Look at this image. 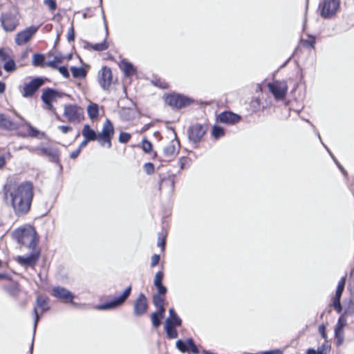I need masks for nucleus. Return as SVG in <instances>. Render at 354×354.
Instances as JSON below:
<instances>
[{
    "label": "nucleus",
    "instance_id": "nucleus-36",
    "mask_svg": "<svg viewBox=\"0 0 354 354\" xmlns=\"http://www.w3.org/2000/svg\"><path fill=\"white\" fill-rule=\"evenodd\" d=\"M25 124L28 127V136H31V137H36V136H37V135L39 134V131L37 129H36L35 127L31 126V124H29V123L25 122ZM19 135L22 136V137L27 136L26 134H24V133H19Z\"/></svg>",
    "mask_w": 354,
    "mask_h": 354
},
{
    "label": "nucleus",
    "instance_id": "nucleus-13",
    "mask_svg": "<svg viewBox=\"0 0 354 354\" xmlns=\"http://www.w3.org/2000/svg\"><path fill=\"white\" fill-rule=\"evenodd\" d=\"M131 287L129 286L124 290L120 296L115 297V299L112 301L97 306L96 308L100 310L115 308L120 306L127 299L131 293Z\"/></svg>",
    "mask_w": 354,
    "mask_h": 354
},
{
    "label": "nucleus",
    "instance_id": "nucleus-39",
    "mask_svg": "<svg viewBox=\"0 0 354 354\" xmlns=\"http://www.w3.org/2000/svg\"><path fill=\"white\" fill-rule=\"evenodd\" d=\"M167 236L166 232H162L159 234V242L158 243V245L160 248L161 252H164L165 248V239Z\"/></svg>",
    "mask_w": 354,
    "mask_h": 354
},
{
    "label": "nucleus",
    "instance_id": "nucleus-46",
    "mask_svg": "<svg viewBox=\"0 0 354 354\" xmlns=\"http://www.w3.org/2000/svg\"><path fill=\"white\" fill-rule=\"evenodd\" d=\"M142 147L144 151L149 152L151 150L152 145L149 141L143 140L142 143Z\"/></svg>",
    "mask_w": 354,
    "mask_h": 354
},
{
    "label": "nucleus",
    "instance_id": "nucleus-22",
    "mask_svg": "<svg viewBox=\"0 0 354 354\" xmlns=\"http://www.w3.org/2000/svg\"><path fill=\"white\" fill-rule=\"evenodd\" d=\"M147 308V299L144 295L141 294L134 304V314L140 316L145 313Z\"/></svg>",
    "mask_w": 354,
    "mask_h": 354
},
{
    "label": "nucleus",
    "instance_id": "nucleus-45",
    "mask_svg": "<svg viewBox=\"0 0 354 354\" xmlns=\"http://www.w3.org/2000/svg\"><path fill=\"white\" fill-rule=\"evenodd\" d=\"M44 3L51 11H54L57 8L56 1L55 0H44Z\"/></svg>",
    "mask_w": 354,
    "mask_h": 354
},
{
    "label": "nucleus",
    "instance_id": "nucleus-62",
    "mask_svg": "<svg viewBox=\"0 0 354 354\" xmlns=\"http://www.w3.org/2000/svg\"><path fill=\"white\" fill-rule=\"evenodd\" d=\"M5 89H6L5 83L0 82V93H3L5 91Z\"/></svg>",
    "mask_w": 354,
    "mask_h": 354
},
{
    "label": "nucleus",
    "instance_id": "nucleus-23",
    "mask_svg": "<svg viewBox=\"0 0 354 354\" xmlns=\"http://www.w3.org/2000/svg\"><path fill=\"white\" fill-rule=\"evenodd\" d=\"M38 257L39 254L33 252L27 256H19L17 261L22 266H33L37 262Z\"/></svg>",
    "mask_w": 354,
    "mask_h": 354
},
{
    "label": "nucleus",
    "instance_id": "nucleus-52",
    "mask_svg": "<svg viewBox=\"0 0 354 354\" xmlns=\"http://www.w3.org/2000/svg\"><path fill=\"white\" fill-rule=\"evenodd\" d=\"M346 313L351 315H354V299L351 301Z\"/></svg>",
    "mask_w": 354,
    "mask_h": 354
},
{
    "label": "nucleus",
    "instance_id": "nucleus-2",
    "mask_svg": "<svg viewBox=\"0 0 354 354\" xmlns=\"http://www.w3.org/2000/svg\"><path fill=\"white\" fill-rule=\"evenodd\" d=\"M13 237L19 243L30 249H34L37 245L36 232L30 225H26L15 230L13 232Z\"/></svg>",
    "mask_w": 354,
    "mask_h": 354
},
{
    "label": "nucleus",
    "instance_id": "nucleus-11",
    "mask_svg": "<svg viewBox=\"0 0 354 354\" xmlns=\"http://www.w3.org/2000/svg\"><path fill=\"white\" fill-rule=\"evenodd\" d=\"M269 91L273 94L275 99L282 100L288 91V85L284 81H274L268 84Z\"/></svg>",
    "mask_w": 354,
    "mask_h": 354
},
{
    "label": "nucleus",
    "instance_id": "nucleus-31",
    "mask_svg": "<svg viewBox=\"0 0 354 354\" xmlns=\"http://www.w3.org/2000/svg\"><path fill=\"white\" fill-rule=\"evenodd\" d=\"M12 54V51L10 48L0 49V66L3 62H6Z\"/></svg>",
    "mask_w": 354,
    "mask_h": 354
},
{
    "label": "nucleus",
    "instance_id": "nucleus-57",
    "mask_svg": "<svg viewBox=\"0 0 354 354\" xmlns=\"http://www.w3.org/2000/svg\"><path fill=\"white\" fill-rule=\"evenodd\" d=\"M20 149H28L30 152L31 153H37V147H30V146H24V147H19Z\"/></svg>",
    "mask_w": 354,
    "mask_h": 354
},
{
    "label": "nucleus",
    "instance_id": "nucleus-50",
    "mask_svg": "<svg viewBox=\"0 0 354 354\" xmlns=\"http://www.w3.org/2000/svg\"><path fill=\"white\" fill-rule=\"evenodd\" d=\"M328 347L326 344H322L321 346L318 347L317 352L319 354H326L328 352Z\"/></svg>",
    "mask_w": 354,
    "mask_h": 354
},
{
    "label": "nucleus",
    "instance_id": "nucleus-5",
    "mask_svg": "<svg viewBox=\"0 0 354 354\" xmlns=\"http://www.w3.org/2000/svg\"><path fill=\"white\" fill-rule=\"evenodd\" d=\"M181 325V319L178 317L173 308L169 310V317L166 319L165 324V329L167 335L169 338H176L178 333L176 329V326Z\"/></svg>",
    "mask_w": 354,
    "mask_h": 354
},
{
    "label": "nucleus",
    "instance_id": "nucleus-26",
    "mask_svg": "<svg viewBox=\"0 0 354 354\" xmlns=\"http://www.w3.org/2000/svg\"><path fill=\"white\" fill-rule=\"evenodd\" d=\"M20 125L21 124H17L16 122L11 121L3 114H0V127L6 129L14 130L17 129Z\"/></svg>",
    "mask_w": 354,
    "mask_h": 354
},
{
    "label": "nucleus",
    "instance_id": "nucleus-37",
    "mask_svg": "<svg viewBox=\"0 0 354 354\" xmlns=\"http://www.w3.org/2000/svg\"><path fill=\"white\" fill-rule=\"evenodd\" d=\"M44 63V56L41 54H34L32 64L35 66H43Z\"/></svg>",
    "mask_w": 354,
    "mask_h": 354
},
{
    "label": "nucleus",
    "instance_id": "nucleus-10",
    "mask_svg": "<svg viewBox=\"0 0 354 354\" xmlns=\"http://www.w3.org/2000/svg\"><path fill=\"white\" fill-rule=\"evenodd\" d=\"M97 81L104 91H108L113 83V74L110 68L102 67L97 73Z\"/></svg>",
    "mask_w": 354,
    "mask_h": 354
},
{
    "label": "nucleus",
    "instance_id": "nucleus-29",
    "mask_svg": "<svg viewBox=\"0 0 354 354\" xmlns=\"http://www.w3.org/2000/svg\"><path fill=\"white\" fill-rule=\"evenodd\" d=\"M36 304L38 308L44 313L49 309L48 299L46 297L39 295L37 297Z\"/></svg>",
    "mask_w": 354,
    "mask_h": 354
},
{
    "label": "nucleus",
    "instance_id": "nucleus-44",
    "mask_svg": "<svg viewBox=\"0 0 354 354\" xmlns=\"http://www.w3.org/2000/svg\"><path fill=\"white\" fill-rule=\"evenodd\" d=\"M131 138V135L128 133L122 132L119 136V142L122 143L127 142Z\"/></svg>",
    "mask_w": 354,
    "mask_h": 354
},
{
    "label": "nucleus",
    "instance_id": "nucleus-1",
    "mask_svg": "<svg viewBox=\"0 0 354 354\" xmlns=\"http://www.w3.org/2000/svg\"><path fill=\"white\" fill-rule=\"evenodd\" d=\"M5 197L17 214L26 213L31 205L33 186L30 182L23 183H8L4 186Z\"/></svg>",
    "mask_w": 354,
    "mask_h": 354
},
{
    "label": "nucleus",
    "instance_id": "nucleus-28",
    "mask_svg": "<svg viewBox=\"0 0 354 354\" xmlns=\"http://www.w3.org/2000/svg\"><path fill=\"white\" fill-rule=\"evenodd\" d=\"M37 154L39 155L48 156L53 160H56L58 158V152L55 149L46 147H37Z\"/></svg>",
    "mask_w": 354,
    "mask_h": 354
},
{
    "label": "nucleus",
    "instance_id": "nucleus-53",
    "mask_svg": "<svg viewBox=\"0 0 354 354\" xmlns=\"http://www.w3.org/2000/svg\"><path fill=\"white\" fill-rule=\"evenodd\" d=\"M67 38H68V40L69 41H73L74 40V38H75V35H74V29L73 27H71L68 30V35H67Z\"/></svg>",
    "mask_w": 354,
    "mask_h": 354
},
{
    "label": "nucleus",
    "instance_id": "nucleus-42",
    "mask_svg": "<svg viewBox=\"0 0 354 354\" xmlns=\"http://www.w3.org/2000/svg\"><path fill=\"white\" fill-rule=\"evenodd\" d=\"M156 290L160 295H165L167 292V288L162 283H158V277H156Z\"/></svg>",
    "mask_w": 354,
    "mask_h": 354
},
{
    "label": "nucleus",
    "instance_id": "nucleus-40",
    "mask_svg": "<svg viewBox=\"0 0 354 354\" xmlns=\"http://www.w3.org/2000/svg\"><path fill=\"white\" fill-rule=\"evenodd\" d=\"M62 62V57L59 56H55L54 59L47 62L46 65L54 68H57V64Z\"/></svg>",
    "mask_w": 354,
    "mask_h": 354
},
{
    "label": "nucleus",
    "instance_id": "nucleus-38",
    "mask_svg": "<svg viewBox=\"0 0 354 354\" xmlns=\"http://www.w3.org/2000/svg\"><path fill=\"white\" fill-rule=\"evenodd\" d=\"M186 341L187 346L188 347V351L189 350L194 354L198 353V349L197 346L195 345L192 339H187Z\"/></svg>",
    "mask_w": 354,
    "mask_h": 354
},
{
    "label": "nucleus",
    "instance_id": "nucleus-49",
    "mask_svg": "<svg viewBox=\"0 0 354 354\" xmlns=\"http://www.w3.org/2000/svg\"><path fill=\"white\" fill-rule=\"evenodd\" d=\"M319 332L321 334L322 337L326 341L327 339V335L326 333V328L324 325H321L319 326Z\"/></svg>",
    "mask_w": 354,
    "mask_h": 354
},
{
    "label": "nucleus",
    "instance_id": "nucleus-9",
    "mask_svg": "<svg viewBox=\"0 0 354 354\" xmlns=\"http://www.w3.org/2000/svg\"><path fill=\"white\" fill-rule=\"evenodd\" d=\"M64 115L70 122H79L84 118V111L76 104H67L64 107Z\"/></svg>",
    "mask_w": 354,
    "mask_h": 354
},
{
    "label": "nucleus",
    "instance_id": "nucleus-30",
    "mask_svg": "<svg viewBox=\"0 0 354 354\" xmlns=\"http://www.w3.org/2000/svg\"><path fill=\"white\" fill-rule=\"evenodd\" d=\"M87 113L88 117L91 120H93L97 119L99 115L98 105L95 103L89 104V105L87 106Z\"/></svg>",
    "mask_w": 354,
    "mask_h": 354
},
{
    "label": "nucleus",
    "instance_id": "nucleus-63",
    "mask_svg": "<svg viewBox=\"0 0 354 354\" xmlns=\"http://www.w3.org/2000/svg\"><path fill=\"white\" fill-rule=\"evenodd\" d=\"M6 163V160L3 156H0V168H2Z\"/></svg>",
    "mask_w": 354,
    "mask_h": 354
},
{
    "label": "nucleus",
    "instance_id": "nucleus-64",
    "mask_svg": "<svg viewBox=\"0 0 354 354\" xmlns=\"http://www.w3.org/2000/svg\"><path fill=\"white\" fill-rule=\"evenodd\" d=\"M307 354H319L315 349L310 348L307 351Z\"/></svg>",
    "mask_w": 354,
    "mask_h": 354
},
{
    "label": "nucleus",
    "instance_id": "nucleus-20",
    "mask_svg": "<svg viewBox=\"0 0 354 354\" xmlns=\"http://www.w3.org/2000/svg\"><path fill=\"white\" fill-rule=\"evenodd\" d=\"M346 282V277H343L341 278L339 281L338 282L337 288L336 290L335 296L333 299V306L337 310L338 313H339L342 310L341 304H340V299L342 297V294L344 289Z\"/></svg>",
    "mask_w": 354,
    "mask_h": 354
},
{
    "label": "nucleus",
    "instance_id": "nucleus-7",
    "mask_svg": "<svg viewBox=\"0 0 354 354\" xmlns=\"http://www.w3.org/2000/svg\"><path fill=\"white\" fill-rule=\"evenodd\" d=\"M339 0H323L319 4L321 16L324 18L334 17L339 8Z\"/></svg>",
    "mask_w": 354,
    "mask_h": 354
},
{
    "label": "nucleus",
    "instance_id": "nucleus-14",
    "mask_svg": "<svg viewBox=\"0 0 354 354\" xmlns=\"http://www.w3.org/2000/svg\"><path fill=\"white\" fill-rule=\"evenodd\" d=\"M38 28L31 26L17 33L15 38V44L17 46H22L28 42L37 32Z\"/></svg>",
    "mask_w": 354,
    "mask_h": 354
},
{
    "label": "nucleus",
    "instance_id": "nucleus-59",
    "mask_svg": "<svg viewBox=\"0 0 354 354\" xmlns=\"http://www.w3.org/2000/svg\"><path fill=\"white\" fill-rule=\"evenodd\" d=\"M80 151H80V149H76L75 151H73V152L71 153L70 157H71L72 159H75V158H76L79 156V154H80Z\"/></svg>",
    "mask_w": 354,
    "mask_h": 354
},
{
    "label": "nucleus",
    "instance_id": "nucleus-60",
    "mask_svg": "<svg viewBox=\"0 0 354 354\" xmlns=\"http://www.w3.org/2000/svg\"><path fill=\"white\" fill-rule=\"evenodd\" d=\"M88 142H89L88 140H86V139L84 138V140L80 143V145L78 147V149H80V151H81L82 148H84L86 146V145Z\"/></svg>",
    "mask_w": 354,
    "mask_h": 354
},
{
    "label": "nucleus",
    "instance_id": "nucleus-32",
    "mask_svg": "<svg viewBox=\"0 0 354 354\" xmlns=\"http://www.w3.org/2000/svg\"><path fill=\"white\" fill-rule=\"evenodd\" d=\"M71 71L75 78H83L86 75V71L82 67H71Z\"/></svg>",
    "mask_w": 354,
    "mask_h": 354
},
{
    "label": "nucleus",
    "instance_id": "nucleus-41",
    "mask_svg": "<svg viewBox=\"0 0 354 354\" xmlns=\"http://www.w3.org/2000/svg\"><path fill=\"white\" fill-rule=\"evenodd\" d=\"M176 347L182 353H185L188 351V347L187 346L186 341L178 340L176 342Z\"/></svg>",
    "mask_w": 354,
    "mask_h": 354
},
{
    "label": "nucleus",
    "instance_id": "nucleus-47",
    "mask_svg": "<svg viewBox=\"0 0 354 354\" xmlns=\"http://www.w3.org/2000/svg\"><path fill=\"white\" fill-rule=\"evenodd\" d=\"M144 169L147 174H151L154 171V167L153 163L148 162L145 164Z\"/></svg>",
    "mask_w": 354,
    "mask_h": 354
},
{
    "label": "nucleus",
    "instance_id": "nucleus-56",
    "mask_svg": "<svg viewBox=\"0 0 354 354\" xmlns=\"http://www.w3.org/2000/svg\"><path fill=\"white\" fill-rule=\"evenodd\" d=\"M58 129L61 130L63 133H67L72 130V128L68 126H59Z\"/></svg>",
    "mask_w": 354,
    "mask_h": 354
},
{
    "label": "nucleus",
    "instance_id": "nucleus-54",
    "mask_svg": "<svg viewBox=\"0 0 354 354\" xmlns=\"http://www.w3.org/2000/svg\"><path fill=\"white\" fill-rule=\"evenodd\" d=\"M315 43V39L314 37H310L308 40L305 41L306 46H310L311 48H314Z\"/></svg>",
    "mask_w": 354,
    "mask_h": 354
},
{
    "label": "nucleus",
    "instance_id": "nucleus-58",
    "mask_svg": "<svg viewBox=\"0 0 354 354\" xmlns=\"http://www.w3.org/2000/svg\"><path fill=\"white\" fill-rule=\"evenodd\" d=\"M259 354H281V352L279 350H272L260 353Z\"/></svg>",
    "mask_w": 354,
    "mask_h": 354
},
{
    "label": "nucleus",
    "instance_id": "nucleus-8",
    "mask_svg": "<svg viewBox=\"0 0 354 354\" xmlns=\"http://www.w3.org/2000/svg\"><path fill=\"white\" fill-rule=\"evenodd\" d=\"M165 102L172 107L182 109L190 105L193 100L180 94L173 93L166 96Z\"/></svg>",
    "mask_w": 354,
    "mask_h": 354
},
{
    "label": "nucleus",
    "instance_id": "nucleus-15",
    "mask_svg": "<svg viewBox=\"0 0 354 354\" xmlns=\"http://www.w3.org/2000/svg\"><path fill=\"white\" fill-rule=\"evenodd\" d=\"M44 82L41 78H35L28 83H25L21 90L24 97H32L35 92L44 84Z\"/></svg>",
    "mask_w": 354,
    "mask_h": 354
},
{
    "label": "nucleus",
    "instance_id": "nucleus-12",
    "mask_svg": "<svg viewBox=\"0 0 354 354\" xmlns=\"http://www.w3.org/2000/svg\"><path fill=\"white\" fill-rule=\"evenodd\" d=\"M63 94L55 89L47 88L43 90L41 100L46 105L49 110L53 109V102L57 99L61 98Z\"/></svg>",
    "mask_w": 354,
    "mask_h": 354
},
{
    "label": "nucleus",
    "instance_id": "nucleus-16",
    "mask_svg": "<svg viewBox=\"0 0 354 354\" xmlns=\"http://www.w3.org/2000/svg\"><path fill=\"white\" fill-rule=\"evenodd\" d=\"M52 295L57 299H59L64 302H70L73 305H76V304L73 302V300L75 297L74 295L64 287L57 286L53 288L52 290Z\"/></svg>",
    "mask_w": 354,
    "mask_h": 354
},
{
    "label": "nucleus",
    "instance_id": "nucleus-25",
    "mask_svg": "<svg viewBox=\"0 0 354 354\" xmlns=\"http://www.w3.org/2000/svg\"><path fill=\"white\" fill-rule=\"evenodd\" d=\"M119 67L126 77H131L136 73L134 66L127 59H122L119 64Z\"/></svg>",
    "mask_w": 354,
    "mask_h": 354
},
{
    "label": "nucleus",
    "instance_id": "nucleus-27",
    "mask_svg": "<svg viewBox=\"0 0 354 354\" xmlns=\"http://www.w3.org/2000/svg\"><path fill=\"white\" fill-rule=\"evenodd\" d=\"M83 137L88 141H98V133L93 130L89 125L85 124L82 131Z\"/></svg>",
    "mask_w": 354,
    "mask_h": 354
},
{
    "label": "nucleus",
    "instance_id": "nucleus-24",
    "mask_svg": "<svg viewBox=\"0 0 354 354\" xmlns=\"http://www.w3.org/2000/svg\"><path fill=\"white\" fill-rule=\"evenodd\" d=\"M165 299L160 296L156 295V327L160 324V319L163 317V315L165 313Z\"/></svg>",
    "mask_w": 354,
    "mask_h": 354
},
{
    "label": "nucleus",
    "instance_id": "nucleus-55",
    "mask_svg": "<svg viewBox=\"0 0 354 354\" xmlns=\"http://www.w3.org/2000/svg\"><path fill=\"white\" fill-rule=\"evenodd\" d=\"M156 86H158L162 88H166L168 87V84L165 82H161L160 80H156Z\"/></svg>",
    "mask_w": 354,
    "mask_h": 354
},
{
    "label": "nucleus",
    "instance_id": "nucleus-4",
    "mask_svg": "<svg viewBox=\"0 0 354 354\" xmlns=\"http://www.w3.org/2000/svg\"><path fill=\"white\" fill-rule=\"evenodd\" d=\"M18 12L15 8L3 13L0 17L1 27L6 32H13L19 25Z\"/></svg>",
    "mask_w": 354,
    "mask_h": 354
},
{
    "label": "nucleus",
    "instance_id": "nucleus-33",
    "mask_svg": "<svg viewBox=\"0 0 354 354\" xmlns=\"http://www.w3.org/2000/svg\"><path fill=\"white\" fill-rule=\"evenodd\" d=\"M89 48L96 51H103L108 48L109 45L104 40L102 42L97 44H88Z\"/></svg>",
    "mask_w": 354,
    "mask_h": 354
},
{
    "label": "nucleus",
    "instance_id": "nucleus-21",
    "mask_svg": "<svg viewBox=\"0 0 354 354\" xmlns=\"http://www.w3.org/2000/svg\"><path fill=\"white\" fill-rule=\"evenodd\" d=\"M346 324V321L342 317L338 319L337 324L335 328V336L337 339V344L338 346L342 344L344 340V328Z\"/></svg>",
    "mask_w": 354,
    "mask_h": 354
},
{
    "label": "nucleus",
    "instance_id": "nucleus-51",
    "mask_svg": "<svg viewBox=\"0 0 354 354\" xmlns=\"http://www.w3.org/2000/svg\"><path fill=\"white\" fill-rule=\"evenodd\" d=\"M33 313H34V315H35V322H34V333L35 332V330H36V327H37V323H38V321H39V315H38V311L37 310L36 308H35L33 309Z\"/></svg>",
    "mask_w": 354,
    "mask_h": 354
},
{
    "label": "nucleus",
    "instance_id": "nucleus-17",
    "mask_svg": "<svg viewBox=\"0 0 354 354\" xmlns=\"http://www.w3.org/2000/svg\"><path fill=\"white\" fill-rule=\"evenodd\" d=\"M206 132V127L201 124H194L188 130V137L194 142H198Z\"/></svg>",
    "mask_w": 354,
    "mask_h": 354
},
{
    "label": "nucleus",
    "instance_id": "nucleus-48",
    "mask_svg": "<svg viewBox=\"0 0 354 354\" xmlns=\"http://www.w3.org/2000/svg\"><path fill=\"white\" fill-rule=\"evenodd\" d=\"M59 72L66 78L69 77V73L68 71V69L65 66H60L57 67Z\"/></svg>",
    "mask_w": 354,
    "mask_h": 354
},
{
    "label": "nucleus",
    "instance_id": "nucleus-18",
    "mask_svg": "<svg viewBox=\"0 0 354 354\" xmlns=\"http://www.w3.org/2000/svg\"><path fill=\"white\" fill-rule=\"evenodd\" d=\"M216 120L227 124H234L241 120V116L230 111H224L217 116Z\"/></svg>",
    "mask_w": 354,
    "mask_h": 354
},
{
    "label": "nucleus",
    "instance_id": "nucleus-61",
    "mask_svg": "<svg viewBox=\"0 0 354 354\" xmlns=\"http://www.w3.org/2000/svg\"><path fill=\"white\" fill-rule=\"evenodd\" d=\"M156 277H158V283H162L161 281L163 277V273L162 272H156Z\"/></svg>",
    "mask_w": 354,
    "mask_h": 354
},
{
    "label": "nucleus",
    "instance_id": "nucleus-19",
    "mask_svg": "<svg viewBox=\"0 0 354 354\" xmlns=\"http://www.w3.org/2000/svg\"><path fill=\"white\" fill-rule=\"evenodd\" d=\"M174 180L173 175H168L167 177L161 178L159 183V189L161 192L166 194H170L174 189Z\"/></svg>",
    "mask_w": 354,
    "mask_h": 354
},
{
    "label": "nucleus",
    "instance_id": "nucleus-3",
    "mask_svg": "<svg viewBox=\"0 0 354 354\" xmlns=\"http://www.w3.org/2000/svg\"><path fill=\"white\" fill-rule=\"evenodd\" d=\"M169 133L172 140L163 147L162 154L159 157L160 161L168 162L174 158L180 147V143L174 131L169 130Z\"/></svg>",
    "mask_w": 354,
    "mask_h": 354
},
{
    "label": "nucleus",
    "instance_id": "nucleus-34",
    "mask_svg": "<svg viewBox=\"0 0 354 354\" xmlns=\"http://www.w3.org/2000/svg\"><path fill=\"white\" fill-rule=\"evenodd\" d=\"M3 68L7 72H12L16 69L15 62L13 59V55L8 59L3 65Z\"/></svg>",
    "mask_w": 354,
    "mask_h": 354
},
{
    "label": "nucleus",
    "instance_id": "nucleus-43",
    "mask_svg": "<svg viewBox=\"0 0 354 354\" xmlns=\"http://www.w3.org/2000/svg\"><path fill=\"white\" fill-rule=\"evenodd\" d=\"M190 159L187 157H183L179 160V165L180 169H184L189 165Z\"/></svg>",
    "mask_w": 354,
    "mask_h": 354
},
{
    "label": "nucleus",
    "instance_id": "nucleus-6",
    "mask_svg": "<svg viewBox=\"0 0 354 354\" xmlns=\"http://www.w3.org/2000/svg\"><path fill=\"white\" fill-rule=\"evenodd\" d=\"M114 134V128L111 122L107 119L103 124L101 132L98 133V142L102 146L106 145L108 148L111 147V138Z\"/></svg>",
    "mask_w": 354,
    "mask_h": 354
},
{
    "label": "nucleus",
    "instance_id": "nucleus-35",
    "mask_svg": "<svg viewBox=\"0 0 354 354\" xmlns=\"http://www.w3.org/2000/svg\"><path fill=\"white\" fill-rule=\"evenodd\" d=\"M212 135L215 139H218L225 135L224 129L219 126H214L212 130Z\"/></svg>",
    "mask_w": 354,
    "mask_h": 354
}]
</instances>
